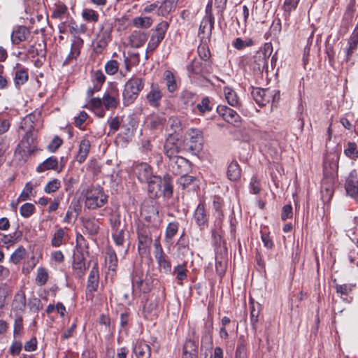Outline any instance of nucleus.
<instances>
[{
  "label": "nucleus",
  "mask_w": 358,
  "mask_h": 358,
  "mask_svg": "<svg viewBox=\"0 0 358 358\" xmlns=\"http://www.w3.org/2000/svg\"><path fill=\"white\" fill-rule=\"evenodd\" d=\"M213 105L211 104L208 97H203L201 102L197 103L196 108L201 114L210 112L213 110Z\"/></svg>",
  "instance_id": "obj_48"
},
{
  "label": "nucleus",
  "mask_w": 358,
  "mask_h": 358,
  "mask_svg": "<svg viewBox=\"0 0 358 358\" xmlns=\"http://www.w3.org/2000/svg\"><path fill=\"white\" fill-rule=\"evenodd\" d=\"M178 1L179 0H164L159 6L162 14L164 15L166 13H170L173 9L175 8Z\"/></svg>",
  "instance_id": "obj_51"
},
{
  "label": "nucleus",
  "mask_w": 358,
  "mask_h": 358,
  "mask_svg": "<svg viewBox=\"0 0 358 358\" xmlns=\"http://www.w3.org/2000/svg\"><path fill=\"white\" fill-rule=\"evenodd\" d=\"M99 282V269L96 266H94L89 274L86 290L87 292L93 293L97 290Z\"/></svg>",
  "instance_id": "obj_20"
},
{
  "label": "nucleus",
  "mask_w": 358,
  "mask_h": 358,
  "mask_svg": "<svg viewBox=\"0 0 358 358\" xmlns=\"http://www.w3.org/2000/svg\"><path fill=\"white\" fill-rule=\"evenodd\" d=\"M26 307V296L24 292H18L14 296L11 305L10 316L13 314L14 317H23Z\"/></svg>",
  "instance_id": "obj_10"
},
{
  "label": "nucleus",
  "mask_w": 358,
  "mask_h": 358,
  "mask_svg": "<svg viewBox=\"0 0 358 358\" xmlns=\"http://www.w3.org/2000/svg\"><path fill=\"white\" fill-rule=\"evenodd\" d=\"M58 166V161L56 157L52 156L46 159L43 162L36 167V171L42 173L46 170L56 169Z\"/></svg>",
  "instance_id": "obj_30"
},
{
  "label": "nucleus",
  "mask_w": 358,
  "mask_h": 358,
  "mask_svg": "<svg viewBox=\"0 0 358 358\" xmlns=\"http://www.w3.org/2000/svg\"><path fill=\"white\" fill-rule=\"evenodd\" d=\"M164 77L168 91L171 93L175 92L178 87L173 73L170 71H165Z\"/></svg>",
  "instance_id": "obj_40"
},
{
  "label": "nucleus",
  "mask_w": 358,
  "mask_h": 358,
  "mask_svg": "<svg viewBox=\"0 0 358 358\" xmlns=\"http://www.w3.org/2000/svg\"><path fill=\"white\" fill-rule=\"evenodd\" d=\"M331 39V36H329L327 41L326 53L327 55L329 64L333 69H334L335 51L333 45L330 43Z\"/></svg>",
  "instance_id": "obj_47"
},
{
  "label": "nucleus",
  "mask_w": 358,
  "mask_h": 358,
  "mask_svg": "<svg viewBox=\"0 0 358 358\" xmlns=\"http://www.w3.org/2000/svg\"><path fill=\"white\" fill-rule=\"evenodd\" d=\"M82 17L87 22H96L99 20V14L95 10L90 8L83 10Z\"/></svg>",
  "instance_id": "obj_49"
},
{
  "label": "nucleus",
  "mask_w": 358,
  "mask_h": 358,
  "mask_svg": "<svg viewBox=\"0 0 358 358\" xmlns=\"http://www.w3.org/2000/svg\"><path fill=\"white\" fill-rule=\"evenodd\" d=\"M13 336L15 339L19 338L22 335L23 317H14Z\"/></svg>",
  "instance_id": "obj_50"
},
{
  "label": "nucleus",
  "mask_w": 358,
  "mask_h": 358,
  "mask_svg": "<svg viewBox=\"0 0 358 358\" xmlns=\"http://www.w3.org/2000/svg\"><path fill=\"white\" fill-rule=\"evenodd\" d=\"M183 355L189 358H195L198 356V346L196 343L187 340L183 346Z\"/></svg>",
  "instance_id": "obj_29"
},
{
  "label": "nucleus",
  "mask_w": 358,
  "mask_h": 358,
  "mask_svg": "<svg viewBox=\"0 0 358 358\" xmlns=\"http://www.w3.org/2000/svg\"><path fill=\"white\" fill-rule=\"evenodd\" d=\"M253 45V41L252 39H248L246 41H243L241 38H237L233 42V45L237 50H242L245 47H249Z\"/></svg>",
  "instance_id": "obj_63"
},
{
  "label": "nucleus",
  "mask_w": 358,
  "mask_h": 358,
  "mask_svg": "<svg viewBox=\"0 0 358 358\" xmlns=\"http://www.w3.org/2000/svg\"><path fill=\"white\" fill-rule=\"evenodd\" d=\"M14 83L17 87L24 85L29 79L28 69L17 64L14 68Z\"/></svg>",
  "instance_id": "obj_21"
},
{
  "label": "nucleus",
  "mask_w": 358,
  "mask_h": 358,
  "mask_svg": "<svg viewBox=\"0 0 358 358\" xmlns=\"http://www.w3.org/2000/svg\"><path fill=\"white\" fill-rule=\"evenodd\" d=\"M134 352L137 357H146L150 358L151 351L150 346L143 342H137L134 347Z\"/></svg>",
  "instance_id": "obj_33"
},
{
  "label": "nucleus",
  "mask_w": 358,
  "mask_h": 358,
  "mask_svg": "<svg viewBox=\"0 0 358 358\" xmlns=\"http://www.w3.org/2000/svg\"><path fill=\"white\" fill-rule=\"evenodd\" d=\"M99 222L95 218H89L85 220L84 227L90 235H95L99 230Z\"/></svg>",
  "instance_id": "obj_38"
},
{
  "label": "nucleus",
  "mask_w": 358,
  "mask_h": 358,
  "mask_svg": "<svg viewBox=\"0 0 358 358\" xmlns=\"http://www.w3.org/2000/svg\"><path fill=\"white\" fill-rule=\"evenodd\" d=\"M187 135L189 139L185 142V149L193 155H197L203 148V132L198 129H190Z\"/></svg>",
  "instance_id": "obj_6"
},
{
  "label": "nucleus",
  "mask_w": 358,
  "mask_h": 358,
  "mask_svg": "<svg viewBox=\"0 0 358 358\" xmlns=\"http://www.w3.org/2000/svg\"><path fill=\"white\" fill-rule=\"evenodd\" d=\"M216 110L217 113L227 122L238 126L241 122L240 115L233 109L223 105H219Z\"/></svg>",
  "instance_id": "obj_12"
},
{
  "label": "nucleus",
  "mask_w": 358,
  "mask_h": 358,
  "mask_svg": "<svg viewBox=\"0 0 358 358\" xmlns=\"http://www.w3.org/2000/svg\"><path fill=\"white\" fill-rule=\"evenodd\" d=\"M134 173L141 182L147 183L155 176L152 166L144 162L134 165Z\"/></svg>",
  "instance_id": "obj_11"
},
{
  "label": "nucleus",
  "mask_w": 358,
  "mask_h": 358,
  "mask_svg": "<svg viewBox=\"0 0 358 358\" xmlns=\"http://www.w3.org/2000/svg\"><path fill=\"white\" fill-rule=\"evenodd\" d=\"M259 304H257V308L252 304L250 308V322L252 329L256 331L257 329V324L259 322V315L260 310L259 308Z\"/></svg>",
  "instance_id": "obj_46"
},
{
  "label": "nucleus",
  "mask_w": 358,
  "mask_h": 358,
  "mask_svg": "<svg viewBox=\"0 0 358 358\" xmlns=\"http://www.w3.org/2000/svg\"><path fill=\"white\" fill-rule=\"evenodd\" d=\"M169 27V24L166 21L159 22L155 29L152 36L162 41L164 38L166 32Z\"/></svg>",
  "instance_id": "obj_42"
},
{
  "label": "nucleus",
  "mask_w": 358,
  "mask_h": 358,
  "mask_svg": "<svg viewBox=\"0 0 358 358\" xmlns=\"http://www.w3.org/2000/svg\"><path fill=\"white\" fill-rule=\"evenodd\" d=\"M25 249L20 246L10 256V261L15 264H18L25 255Z\"/></svg>",
  "instance_id": "obj_56"
},
{
  "label": "nucleus",
  "mask_w": 358,
  "mask_h": 358,
  "mask_svg": "<svg viewBox=\"0 0 358 358\" xmlns=\"http://www.w3.org/2000/svg\"><path fill=\"white\" fill-rule=\"evenodd\" d=\"M82 194L85 197V205L89 209L101 208L107 202V196L100 187H91Z\"/></svg>",
  "instance_id": "obj_5"
},
{
  "label": "nucleus",
  "mask_w": 358,
  "mask_h": 358,
  "mask_svg": "<svg viewBox=\"0 0 358 358\" xmlns=\"http://www.w3.org/2000/svg\"><path fill=\"white\" fill-rule=\"evenodd\" d=\"M163 94L157 85L152 84L150 92L146 95V100L149 105L154 108H159Z\"/></svg>",
  "instance_id": "obj_19"
},
{
  "label": "nucleus",
  "mask_w": 358,
  "mask_h": 358,
  "mask_svg": "<svg viewBox=\"0 0 358 358\" xmlns=\"http://www.w3.org/2000/svg\"><path fill=\"white\" fill-rule=\"evenodd\" d=\"M29 310L34 313H38L43 308L41 301L38 298L30 299L28 301Z\"/></svg>",
  "instance_id": "obj_54"
},
{
  "label": "nucleus",
  "mask_w": 358,
  "mask_h": 358,
  "mask_svg": "<svg viewBox=\"0 0 358 358\" xmlns=\"http://www.w3.org/2000/svg\"><path fill=\"white\" fill-rule=\"evenodd\" d=\"M61 186V182L58 179H53L52 180L48 182L44 188V191L48 193L55 192Z\"/></svg>",
  "instance_id": "obj_60"
},
{
  "label": "nucleus",
  "mask_w": 358,
  "mask_h": 358,
  "mask_svg": "<svg viewBox=\"0 0 358 358\" xmlns=\"http://www.w3.org/2000/svg\"><path fill=\"white\" fill-rule=\"evenodd\" d=\"M30 34L29 30L24 26L17 27L11 34V41L14 44H19L26 40Z\"/></svg>",
  "instance_id": "obj_25"
},
{
  "label": "nucleus",
  "mask_w": 358,
  "mask_h": 358,
  "mask_svg": "<svg viewBox=\"0 0 358 358\" xmlns=\"http://www.w3.org/2000/svg\"><path fill=\"white\" fill-rule=\"evenodd\" d=\"M134 24L137 27L148 28L152 25V20L150 17H136L133 20Z\"/></svg>",
  "instance_id": "obj_52"
},
{
  "label": "nucleus",
  "mask_w": 358,
  "mask_h": 358,
  "mask_svg": "<svg viewBox=\"0 0 358 358\" xmlns=\"http://www.w3.org/2000/svg\"><path fill=\"white\" fill-rule=\"evenodd\" d=\"M155 229L145 224H140L137 228L138 248V250L145 252L150 248L152 242V231Z\"/></svg>",
  "instance_id": "obj_8"
},
{
  "label": "nucleus",
  "mask_w": 358,
  "mask_h": 358,
  "mask_svg": "<svg viewBox=\"0 0 358 358\" xmlns=\"http://www.w3.org/2000/svg\"><path fill=\"white\" fill-rule=\"evenodd\" d=\"M161 270L165 273L171 271V264L168 257L164 253L155 257Z\"/></svg>",
  "instance_id": "obj_37"
},
{
  "label": "nucleus",
  "mask_w": 358,
  "mask_h": 358,
  "mask_svg": "<svg viewBox=\"0 0 358 358\" xmlns=\"http://www.w3.org/2000/svg\"><path fill=\"white\" fill-rule=\"evenodd\" d=\"M180 148L177 143V139L172 134L168 136L164 145V152L166 158L168 167L174 175H180L187 173L189 169V162L185 158L178 156Z\"/></svg>",
  "instance_id": "obj_1"
},
{
  "label": "nucleus",
  "mask_w": 358,
  "mask_h": 358,
  "mask_svg": "<svg viewBox=\"0 0 358 358\" xmlns=\"http://www.w3.org/2000/svg\"><path fill=\"white\" fill-rule=\"evenodd\" d=\"M66 233L63 228L58 229L52 235L51 245L52 247L58 248L66 243Z\"/></svg>",
  "instance_id": "obj_31"
},
{
  "label": "nucleus",
  "mask_w": 358,
  "mask_h": 358,
  "mask_svg": "<svg viewBox=\"0 0 358 358\" xmlns=\"http://www.w3.org/2000/svg\"><path fill=\"white\" fill-rule=\"evenodd\" d=\"M91 147L90 141L87 138H83L79 145V150L78 155H76V161L82 164L85 161Z\"/></svg>",
  "instance_id": "obj_23"
},
{
  "label": "nucleus",
  "mask_w": 358,
  "mask_h": 358,
  "mask_svg": "<svg viewBox=\"0 0 358 358\" xmlns=\"http://www.w3.org/2000/svg\"><path fill=\"white\" fill-rule=\"evenodd\" d=\"M358 43V27H356L348 42L347 46L345 48V52H346L347 57L351 55L355 50L357 49Z\"/></svg>",
  "instance_id": "obj_35"
},
{
  "label": "nucleus",
  "mask_w": 358,
  "mask_h": 358,
  "mask_svg": "<svg viewBox=\"0 0 358 358\" xmlns=\"http://www.w3.org/2000/svg\"><path fill=\"white\" fill-rule=\"evenodd\" d=\"M112 238L117 246H122L124 243V230H117L112 232Z\"/></svg>",
  "instance_id": "obj_58"
},
{
  "label": "nucleus",
  "mask_w": 358,
  "mask_h": 358,
  "mask_svg": "<svg viewBox=\"0 0 358 358\" xmlns=\"http://www.w3.org/2000/svg\"><path fill=\"white\" fill-rule=\"evenodd\" d=\"M40 48H38L34 45H30L27 49V54L30 55L31 57H35L36 56H45V50L42 48L41 44H38Z\"/></svg>",
  "instance_id": "obj_59"
},
{
  "label": "nucleus",
  "mask_w": 358,
  "mask_h": 358,
  "mask_svg": "<svg viewBox=\"0 0 358 358\" xmlns=\"http://www.w3.org/2000/svg\"><path fill=\"white\" fill-rule=\"evenodd\" d=\"M35 211V206L31 203L23 204L20 208V213L23 217H29Z\"/></svg>",
  "instance_id": "obj_53"
},
{
  "label": "nucleus",
  "mask_w": 358,
  "mask_h": 358,
  "mask_svg": "<svg viewBox=\"0 0 358 358\" xmlns=\"http://www.w3.org/2000/svg\"><path fill=\"white\" fill-rule=\"evenodd\" d=\"M227 176L231 181H236L241 178V169L236 161H233L229 164Z\"/></svg>",
  "instance_id": "obj_28"
},
{
  "label": "nucleus",
  "mask_w": 358,
  "mask_h": 358,
  "mask_svg": "<svg viewBox=\"0 0 358 358\" xmlns=\"http://www.w3.org/2000/svg\"><path fill=\"white\" fill-rule=\"evenodd\" d=\"M145 221L150 224L152 228L157 229L160 224L159 211L157 207L153 205L145 206L141 212Z\"/></svg>",
  "instance_id": "obj_13"
},
{
  "label": "nucleus",
  "mask_w": 358,
  "mask_h": 358,
  "mask_svg": "<svg viewBox=\"0 0 358 358\" xmlns=\"http://www.w3.org/2000/svg\"><path fill=\"white\" fill-rule=\"evenodd\" d=\"M214 24V17L212 13H207L201 22L199 33L208 35L211 34L212 29Z\"/></svg>",
  "instance_id": "obj_24"
},
{
  "label": "nucleus",
  "mask_w": 358,
  "mask_h": 358,
  "mask_svg": "<svg viewBox=\"0 0 358 358\" xmlns=\"http://www.w3.org/2000/svg\"><path fill=\"white\" fill-rule=\"evenodd\" d=\"M252 96L259 106H264L270 102L272 92L269 89L252 87Z\"/></svg>",
  "instance_id": "obj_14"
},
{
  "label": "nucleus",
  "mask_w": 358,
  "mask_h": 358,
  "mask_svg": "<svg viewBox=\"0 0 358 358\" xmlns=\"http://www.w3.org/2000/svg\"><path fill=\"white\" fill-rule=\"evenodd\" d=\"M118 96V90L115 87H112L104 93L102 102L106 110L115 108L117 106L119 103Z\"/></svg>",
  "instance_id": "obj_16"
},
{
  "label": "nucleus",
  "mask_w": 358,
  "mask_h": 358,
  "mask_svg": "<svg viewBox=\"0 0 358 358\" xmlns=\"http://www.w3.org/2000/svg\"><path fill=\"white\" fill-rule=\"evenodd\" d=\"M166 122L163 115L153 114L147 118L148 126L151 129H161Z\"/></svg>",
  "instance_id": "obj_26"
},
{
  "label": "nucleus",
  "mask_w": 358,
  "mask_h": 358,
  "mask_svg": "<svg viewBox=\"0 0 358 358\" xmlns=\"http://www.w3.org/2000/svg\"><path fill=\"white\" fill-rule=\"evenodd\" d=\"M272 52V46L270 43H265L264 48L257 51L252 57L251 66L255 71H262L267 66L268 59Z\"/></svg>",
  "instance_id": "obj_7"
},
{
  "label": "nucleus",
  "mask_w": 358,
  "mask_h": 358,
  "mask_svg": "<svg viewBox=\"0 0 358 358\" xmlns=\"http://www.w3.org/2000/svg\"><path fill=\"white\" fill-rule=\"evenodd\" d=\"M147 183L148 192L152 197L163 195L170 198L173 194V180L169 174H165L163 178L155 175Z\"/></svg>",
  "instance_id": "obj_2"
},
{
  "label": "nucleus",
  "mask_w": 358,
  "mask_h": 358,
  "mask_svg": "<svg viewBox=\"0 0 358 358\" xmlns=\"http://www.w3.org/2000/svg\"><path fill=\"white\" fill-rule=\"evenodd\" d=\"M352 287L348 285H342L337 286V294H340V300L346 303H350L352 297L350 295Z\"/></svg>",
  "instance_id": "obj_32"
},
{
  "label": "nucleus",
  "mask_w": 358,
  "mask_h": 358,
  "mask_svg": "<svg viewBox=\"0 0 358 358\" xmlns=\"http://www.w3.org/2000/svg\"><path fill=\"white\" fill-rule=\"evenodd\" d=\"M180 178L178 180L179 184L182 186L183 188L188 187L189 185L193 183L196 180V178L192 176H189L187 173L180 174Z\"/></svg>",
  "instance_id": "obj_64"
},
{
  "label": "nucleus",
  "mask_w": 358,
  "mask_h": 358,
  "mask_svg": "<svg viewBox=\"0 0 358 358\" xmlns=\"http://www.w3.org/2000/svg\"><path fill=\"white\" fill-rule=\"evenodd\" d=\"M144 80L138 77H132L124 85L122 92L123 104L129 106L137 99L140 92L143 89Z\"/></svg>",
  "instance_id": "obj_4"
},
{
  "label": "nucleus",
  "mask_w": 358,
  "mask_h": 358,
  "mask_svg": "<svg viewBox=\"0 0 358 358\" xmlns=\"http://www.w3.org/2000/svg\"><path fill=\"white\" fill-rule=\"evenodd\" d=\"M106 253V262L108 268L115 271L117 266V257L115 250L111 247H108Z\"/></svg>",
  "instance_id": "obj_36"
},
{
  "label": "nucleus",
  "mask_w": 358,
  "mask_h": 358,
  "mask_svg": "<svg viewBox=\"0 0 358 358\" xmlns=\"http://www.w3.org/2000/svg\"><path fill=\"white\" fill-rule=\"evenodd\" d=\"M110 41V31L109 30L101 31V33L98 35V40L96 42V47L101 49L105 48L108 42Z\"/></svg>",
  "instance_id": "obj_41"
},
{
  "label": "nucleus",
  "mask_w": 358,
  "mask_h": 358,
  "mask_svg": "<svg viewBox=\"0 0 358 358\" xmlns=\"http://www.w3.org/2000/svg\"><path fill=\"white\" fill-rule=\"evenodd\" d=\"M119 69L118 62L116 60L110 59L105 65V71L108 75L115 74Z\"/></svg>",
  "instance_id": "obj_57"
},
{
  "label": "nucleus",
  "mask_w": 358,
  "mask_h": 358,
  "mask_svg": "<svg viewBox=\"0 0 358 358\" xmlns=\"http://www.w3.org/2000/svg\"><path fill=\"white\" fill-rule=\"evenodd\" d=\"M33 152L34 148L31 147L29 139L23 137L15 150V155L20 160L26 162Z\"/></svg>",
  "instance_id": "obj_17"
},
{
  "label": "nucleus",
  "mask_w": 358,
  "mask_h": 358,
  "mask_svg": "<svg viewBox=\"0 0 358 358\" xmlns=\"http://www.w3.org/2000/svg\"><path fill=\"white\" fill-rule=\"evenodd\" d=\"M179 228V223L178 222H170L166 229L165 239L167 242L172 240L174 236L177 234Z\"/></svg>",
  "instance_id": "obj_43"
},
{
  "label": "nucleus",
  "mask_w": 358,
  "mask_h": 358,
  "mask_svg": "<svg viewBox=\"0 0 358 358\" xmlns=\"http://www.w3.org/2000/svg\"><path fill=\"white\" fill-rule=\"evenodd\" d=\"M83 45V40L79 37L76 38L71 44V52L67 58L66 59L64 63L69 64L70 62V60L73 59H76V57L80 53V48Z\"/></svg>",
  "instance_id": "obj_27"
},
{
  "label": "nucleus",
  "mask_w": 358,
  "mask_h": 358,
  "mask_svg": "<svg viewBox=\"0 0 358 358\" xmlns=\"http://www.w3.org/2000/svg\"><path fill=\"white\" fill-rule=\"evenodd\" d=\"M194 219L201 228H203L208 223V217L206 213L204 205L199 203L194 213Z\"/></svg>",
  "instance_id": "obj_22"
},
{
  "label": "nucleus",
  "mask_w": 358,
  "mask_h": 358,
  "mask_svg": "<svg viewBox=\"0 0 358 358\" xmlns=\"http://www.w3.org/2000/svg\"><path fill=\"white\" fill-rule=\"evenodd\" d=\"M39 114L36 115L30 113L26 115L21 122L20 129L25 132V138L31 139V142L34 141L32 137V131L34 129L35 122L38 119Z\"/></svg>",
  "instance_id": "obj_15"
},
{
  "label": "nucleus",
  "mask_w": 358,
  "mask_h": 358,
  "mask_svg": "<svg viewBox=\"0 0 358 358\" xmlns=\"http://www.w3.org/2000/svg\"><path fill=\"white\" fill-rule=\"evenodd\" d=\"M345 155L351 158H358V150H357V145L355 143L349 142L347 145V148L344 150Z\"/></svg>",
  "instance_id": "obj_55"
},
{
  "label": "nucleus",
  "mask_w": 358,
  "mask_h": 358,
  "mask_svg": "<svg viewBox=\"0 0 358 358\" xmlns=\"http://www.w3.org/2000/svg\"><path fill=\"white\" fill-rule=\"evenodd\" d=\"M169 125L171 128V129L173 131L171 134L169 135H173L175 138L177 139V142L178 141V134L182 131V124L180 119L176 116H172L169 120Z\"/></svg>",
  "instance_id": "obj_39"
},
{
  "label": "nucleus",
  "mask_w": 358,
  "mask_h": 358,
  "mask_svg": "<svg viewBox=\"0 0 358 358\" xmlns=\"http://www.w3.org/2000/svg\"><path fill=\"white\" fill-rule=\"evenodd\" d=\"M68 8L67 6L64 4H59L56 6V8L52 12V17L55 19H61L64 14L67 12Z\"/></svg>",
  "instance_id": "obj_61"
},
{
  "label": "nucleus",
  "mask_w": 358,
  "mask_h": 358,
  "mask_svg": "<svg viewBox=\"0 0 358 358\" xmlns=\"http://www.w3.org/2000/svg\"><path fill=\"white\" fill-rule=\"evenodd\" d=\"M345 190L347 194L352 198L358 195V177L355 170L352 171L346 179Z\"/></svg>",
  "instance_id": "obj_18"
},
{
  "label": "nucleus",
  "mask_w": 358,
  "mask_h": 358,
  "mask_svg": "<svg viewBox=\"0 0 358 358\" xmlns=\"http://www.w3.org/2000/svg\"><path fill=\"white\" fill-rule=\"evenodd\" d=\"M225 98L229 105L231 106H238V98L236 93L229 87L224 88Z\"/></svg>",
  "instance_id": "obj_45"
},
{
  "label": "nucleus",
  "mask_w": 358,
  "mask_h": 358,
  "mask_svg": "<svg viewBox=\"0 0 358 358\" xmlns=\"http://www.w3.org/2000/svg\"><path fill=\"white\" fill-rule=\"evenodd\" d=\"M330 157L331 155H329L325 157L323 166L325 178L322 182L321 194L324 203H329L334 194V186L329 182L327 178L336 169V163L331 161V158Z\"/></svg>",
  "instance_id": "obj_3"
},
{
  "label": "nucleus",
  "mask_w": 358,
  "mask_h": 358,
  "mask_svg": "<svg viewBox=\"0 0 358 358\" xmlns=\"http://www.w3.org/2000/svg\"><path fill=\"white\" fill-rule=\"evenodd\" d=\"M88 266L85 262L84 255L82 251H77L73 257V273L78 278H82L85 274Z\"/></svg>",
  "instance_id": "obj_9"
},
{
  "label": "nucleus",
  "mask_w": 358,
  "mask_h": 358,
  "mask_svg": "<svg viewBox=\"0 0 358 358\" xmlns=\"http://www.w3.org/2000/svg\"><path fill=\"white\" fill-rule=\"evenodd\" d=\"M48 280V272L44 267H39L37 269V275L35 279L36 285L38 286L44 285Z\"/></svg>",
  "instance_id": "obj_44"
},
{
  "label": "nucleus",
  "mask_w": 358,
  "mask_h": 358,
  "mask_svg": "<svg viewBox=\"0 0 358 358\" xmlns=\"http://www.w3.org/2000/svg\"><path fill=\"white\" fill-rule=\"evenodd\" d=\"M94 80L97 83L94 85V89H95L96 92H98L101 90L102 84L105 82L106 76H104L103 73L101 71L98 70L94 72Z\"/></svg>",
  "instance_id": "obj_62"
},
{
  "label": "nucleus",
  "mask_w": 358,
  "mask_h": 358,
  "mask_svg": "<svg viewBox=\"0 0 358 358\" xmlns=\"http://www.w3.org/2000/svg\"><path fill=\"white\" fill-rule=\"evenodd\" d=\"M213 319L208 318L206 322L204 324V330L203 332V336L201 338V343L202 345L203 343H206L207 345H211L212 344V337H211V333L213 331Z\"/></svg>",
  "instance_id": "obj_34"
}]
</instances>
